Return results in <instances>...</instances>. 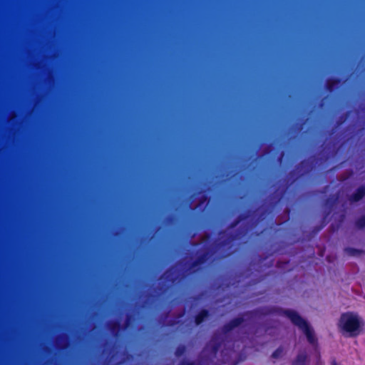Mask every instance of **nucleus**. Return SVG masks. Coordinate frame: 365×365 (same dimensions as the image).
Wrapping results in <instances>:
<instances>
[{"mask_svg": "<svg viewBox=\"0 0 365 365\" xmlns=\"http://www.w3.org/2000/svg\"><path fill=\"white\" fill-rule=\"evenodd\" d=\"M330 210L327 211V212L324 213V215L322 220V223H321V225L318 227H316V232H319L321 229H322L327 223V218L330 215Z\"/></svg>", "mask_w": 365, "mask_h": 365, "instance_id": "nucleus-14", "label": "nucleus"}, {"mask_svg": "<svg viewBox=\"0 0 365 365\" xmlns=\"http://www.w3.org/2000/svg\"><path fill=\"white\" fill-rule=\"evenodd\" d=\"M220 346V343H217V344H215L212 347V349L214 352H216L217 351V350L219 349Z\"/></svg>", "mask_w": 365, "mask_h": 365, "instance_id": "nucleus-24", "label": "nucleus"}, {"mask_svg": "<svg viewBox=\"0 0 365 365\" xmlns=\"http://www.w3.org/2000/svg\"><path fill=\"white\" fill-rule=\"evenodd\" d=\"M309 356L305 351L299 352L292 360L291 365H308Z\"/></svg>", "mask_w": 365, "mask_h": 365, "instance_id": "nucleus-7", "label": "nucleus"}, {"mask_svg": "<svg viewBox=\"0 0 365 365\" xmlns=\"http://www.w3.org/2000/svg\"><path fill=\"white\" fill-rule=\"evenodd\" d=\"M205 200H206V197H205V196H204V197H203V199L201 200V202H203Z\"/></svg>", "mask_w": 365, "mask_h": 365, "instance_id": "nucleus-28", "label": "nucleus"}, {"mask_svg": "<svg viewBox=\"0 0 365 365\" xmlns=\"http://www.w3.org/2000/svg\"><path fill=\"white\" fill-rule=\"evenodd\" d=\"M240 223V220L235 218L232 222L229 225V228L232 229L237 227Z\"/></svg>", "mask_w": 365, "mask_h": 365, "instance_id": "nucleus-18", "label": "nucleus"}, {"mask_svg": "<svg viewBox=\"0 0 365 365\" xmlns=\"http://www.w3.org/2000/svg\"><path fill=\"white\" fill-rule=\"evenodd\" d=\"M331 365H338L335 359H333L331 361Z\"/></svg>", "mask_w": 365, "mask_h": 365, "instance_id": "nucleus-26", "label": "nucleus"}, {"mask_svg": "<svg viewBox=\"0 0 365 365\" xmlns=\"http://www.w3.org/2000/svg\"><path fill=\"white\" fill-rule=\"evenodd\" d=\"M255 312L263 316L270 314L286 316L294 325L297 326L304 333L309 344L317 346L318 339L313 328L309 322L302 318L296 311L292 309H284L275 307H264L257 309Z\"/></svg>", "mask_w": 365, "mask_h": 365, "instance_id": "nucleus-1", "label": "nucleus"}, {"mask_svg": "<svg viewBox=\"0 0 365 365\" xmlns=\"http://www.w3.org/2000/svg\"><path fill=\"white\" fill-rule=\"evenodd\" d=\"M294 171H292V172L290 173V175H294Z\"/></svg>", "mask_w": 365, "mask_h": 365, "instance_id": "nucleus-30", "label": "nucleus"}, {"mask_svg": "<svg viewBox=\"0 0 365 365\" xmlns=\"http://www.w3.org/2000/svg\"><path fill=\"white\" fill-rule=\"evenodd\" d=\"M249 217V215L247 212L241 213L237 217V219L240 220L241 222L243 220H245Z\"/></svg>", "mask_w": 365, "mask_h": 365, "instance_id": "nucleus-17", "label": "nucleus"}, {"mask_svg": "<svg viewBox=\"0 0 365 365\" xmlns=\"http://www.w3.org/2000/svg\"><path fill=\"white\" fill-rule=\"evenodd\" d=\"M349 114H350V112L348 111L345 114L341 115L336 122L337 125H341V124H343L348 118Z\"/></svg>", "mask_w": 365, "mask_h": 365, "instance_id": "nucleus-16", "label": "nucleus"}, {"mask_svg": "<svg viewBox=\"0 0 365 365\" xmlns=\"http://www.w3.org/2000/svg\"><path fill=\"white\" fill-rule=\"evenodd\" d=\"M233 252L231 251H226L222 255V258H226L232 255Z\"/></svg>", "mask_w": 365, "mask_h": 365, "instance_id": "nucleus-23", "label": "nucleus"}, {"mask_svg": "<svg viewBox=\"0 0 365 365\" xmlns=\"http://www.w3.org/2000/svg\"><path fill=\"white\" fill-rule=\"evenodd\" d=\"M354 226L358 230H363L365 228V215L356 219L354 221Z\"/></svg>", "mask_w": 365, "mask_h": 365, "instance_id": "nucleus-12", "label": "nucleus"}, {"mask_svg": "<svg viewBox=\"0 0 365 365\" xmlns=\"http://www.w3.org/2000/svg\"><path fill=\"white\" fill-rule=\"evenodd\" d=\"M131 315H128L125 322L124 327H123L120 323L118 321H114L109 324L108 329L109 330L113 333L117 334V333L121 329H125L129 327L130 321H131Z\"/></svg>", "mask_w": 365, "mask_h": 365, "instance_id": "nucleus-5", "label": "nucleus"}, {"mask_svg": "<svg viewBox=\"0 0 365 365\" xmlns=\"http://www.w3.org/2000/svg\"><path fill=\"white\" fill-rule=\"evenodd\" d=\"M297 170H299V177H302L304 175H305L306 174H307L310 170H311V167H310V165H309V163L306 160H302L297 165V168H296Z\"/></svg>", "mask_w": 365, "mask_h": 365, "instance_id": "nucleus-11", "label": "nucleus"}, {"mask_svg": "<svg viewBox=\"0 0 365 365\" xmlns=\"http://www.w3.org/2000/svg\"><path fill=\"white\" fill-rule=\"evenodd\" d=\"M365 196V185H360L354 193L349 196L348 200L350 202H358Z\"/></svg>", "mask_w": 365, "mask_h": 365, "instance_id": "nucleus-6", "label": "nucleus"}, {"mask_svg": "<svg viewBox=\"0 0 365 365\" xmlns=\"http://www.w3.org/2000/svg\"><path fill=\"white\" fill-rule=\"evenodd\" d=\"M248 313H245L242 316H239L237 317L233 318L230 320L228 322L225 324L222 327V332L225 334L230 332L235 328L240 326L244 322L245 318L244 316L247 314Z\"/></svg>", "mask_w": 365, "mask_h": 365, "instance_id": "nucleus-4", "label": "nucleus"}, {"mask_svg": "<svg viewBox=\"0 0 365 365\" xmlns=\"http://www.w3.org/2000/svg\"><path fill=\"white\" fill-rule=\"evenodd\" d=\"M183 314H184V313L180 314L179 315V317H182V316H183Z\"/></svg>", "mask_w": 365, "mask_h": 365, "instance_id": "nucleus-29", "label": "nucleus"}, {"mask_svg": "<svg viewBox=\"0 0 365 365\" xmlns=\"http://www.w3.org/2000/svg\"><path fill=\"white\" fill-rule=\"evenodd\" d=\"M219 234L220 235H225V234H226V232H225V231H220Z\"/></svg>", "mask_w": 365, "mask_h": 365, "instance_id": "nucleus-27", "label": "nucleus"}, {"mask_svg": "<svg viewBox=\"0 0 365 365\" xmlns=\"http://www.w3.org/2000/svg\"><path fill=\"white\" fill-rule=\"evenodd\" d=\"M341 83V79L339 78H329L326 82V89L331 93L335 91L339 84Z\"/></svg>", "mask_w": 365, "mask_h": 365, "instance_id": "nucleus-10", "label": "nucleus"}, {"mask_svg": "<svg viewBox=\"0 0 365 365\" xmlns=\"http://www.w3.org/2000/svg\"><path fill=\"white\" fill-rule=\"evenodd\" d=\"M210 317V312L208 309H202L194 317V322L195 325H200L206 319Z\"/></svg>", "mask_w": 365, "mask_h": 365, "instance_id": "nucleus-9", "label": "nucleus"}, {"mask_svg": "<svg viewBox=\"0 0 365 365\" xmlns=\"http://www.w3.org/2000/svg\"><path fill=\"white\" fill-rule=\"evenodd\" d=\"M285 192H286V190H283V191H282V192L279 195V196L277 197V200H276V202H275V203H274L275 205H276V204H277V203H278V202L282 200V198L283 195H284Z\"/></svg>", "mask_w": 365, "mask_h": 365, "instance_id": "nucleus-21", "label": "nucleus"}, {"mask_svg": "<svg viewBox=\"0 0 365 365\" xmlns=\"http://www.w3.org/2000/svg\"><path fill=\"white\" fill-rule=\"evenodd\" d=\"M341 218H342V220L344 218V215H341Z\"/></svg>", "mask_w": 365, "mask_h": 365, "instance_id": "nucleus-31", "label": "nucleus"}, {"mask_svg": "<svg viewBox=\"0 0 365 365\" xmlns=\"http://www.w3.org/2000/svg\"><path fill=\"white\" fill-rule=\"evenodd\" d=\"M180 365H195V363L193 361H191L184 360V361L180 362Z\"/></svg>", "mask_w": 365, "mask_h": 365, "instance_id": "nucleus-22", "label": "nucleus"}, {"mask_svg": "<svg viewBox=\"0 0 365 365\" xmlns=\"http://www.w3.org/2000/svg\"><path fill=\"white\" fill-rule=\"evenodd\" d=\"M315 365H323V363L322 361H321L320 358L319 359V360L317 361L316 364Z\"/></svg>", "mask_w": 365, "mask_h": 365, "instance_id": "nucleus-25", "label": "nucleus"}, {"mask_svg": "<svg viewBox=\"0 0 365 365\" xmlns=\"http://www.w3.org/2000/svg\"><path fill=\"white\" fill-rule=\"evenodd\" d=\"M364 325L363 319L357 314L351 312L342 313L338 323L340 332L346 337L358 336Z\"/></svg>", "mask_w": 365, "mask_h": 365, "instance_id": "nucleus-2", "label": "nucleus"}, {"mask_svg": "<svg viewBox=\"0 0 365 365\" xmlns=\"http://www.w3.org/2000/svg\"><path fill=\"white\" fill-rule=\"evenodd\" d=\"M335 200H332L331 198H327L326 200H325V204L327 205H329L330 207H331L334 202Z\"/></svg>", "mask_w": 365, "mask_h": 365, "instance_id": "nucleus-20", "label": "nucleus"}, {"mask_svg": "<svg viewBox=\"0 0 365 365\" xmlns=\"http://www.w3.org/2000/svg\"><path fill=\"white\" fill-rule=\"evenodd\" d=\"M283 351H284V349L282 346L278 347L272 354V358L275 359L280 358L282 356Z\"/></svg>", "mask_w": 365, "mask_h": 365, "instance_id": "nucleus-15", "label": "nucleus"}, {"mask_svg": "<svg viewBox=\"0 0 365 365\" xmlns=\"http://www.w3.org/2000/svg\"><path fill=\"white\" fill-rule=\"evenodd\" d=\"M237 239V235L235 234H229L227 235V238L223 240L220 241L217 244V247L218 248H225L227 250H230L232 247V242L235 241Z\"/></svg>", "mask_w": 365, "mask_h": 365, "instance_id": "nucleus-8", "label": "nucleus"}, {"mask_svg": "<svg viewBox=\"0 0 365 365\" xmlns=\"http://www.w3.org/2000/svg\"><path fill=\"white\" fill-rule=\"evenodd\" d=\"M211 257V253L207 250L201 253L197 257L193 260L190 264L189 269L192 273H196L197 269L200 265L204 264Z\"/></svg>", "mask_w": 365, "mask_h": 365, "instance_id": "nucleus-3", "label": "nucleus"}, {"mask_svg": "<svg viewBox=\"0 0 365 365\" xmlns=\"http://www.w3.org/2000/svg\"><path fill=\"white\" fill-rule=\"evenodd\" d=\"M348 251L351 255H357L361 252V251L359 250L354 249V248H349Z\"/></svg>", "mask_w": 365, "mask_h": 365, "instance_id": "nucleus-19", "label": "nucleus"}, {"mask_svg": "<svg viewBox=\"0 0 365 365\" xmlns=\"http://www.w3.org/2000/svg\"><path fill=\"white\" fill-rule=\"evenodd\" d=\"M187 351V347L185 345L180 344L177 346V348L175 350V355L176 357L179 358L185 354Z\"/></svg>", "mask_w": 365, "mask_h": 365, "instance_id": "nucleus-13", "label": "nucleus"}]
</instances>
